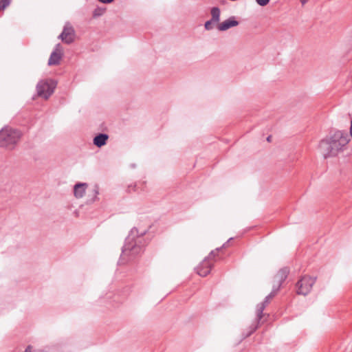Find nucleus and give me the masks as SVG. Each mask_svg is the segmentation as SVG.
<instances>
[{"label":"nucleus","instance_id":"nucleus-12","mask_svg":"<svg viewBox=\"0 0 352 352\" xmlns=\"http://www.w3.org/2000/svg\"><path fill=\"white\" fill-rule=\"evenodd\" d=\"M212 21L218 22L220 19V10L217 8H213L211 10Z\"/></svg>","mask_w":352,"mask_h":352},{"label":"nucleus","instance_id":"nucleus-2","mask_svg":"<svg viewBox=\"0 0 352 352\" xmlns=\"http://www.w3.org/2000/svg\"><path fill=\"white\" fill-rule=\"evenodd\" d=\"M21 133L10 127H5L0 131V146L12 147L21 139Z\"/></svg>","mask_w":352,"mask_h":352},{"label":"nucleus","instance_id":"nucleus-4","mask_svg":"<svg viewBox=\"0 0 352 352\" xmlns=\"http://www.w3.org/2000/svg\"><path fill=\"white\" fill-rule=\"evenodd\" d=\"M315 280L309 276L302 277L297 283V294L305 296L308 294L312 289Z\"/></svg>","mask_w":352,"mask_h":352},{"label":"nucleus","instance_id":"nucleus-7","mask_svg":"<svg viewBox=\"0 0 352 352\" xmlns=\"http://www.w3.org/2000/svg\"><path fill=\"white\" fill-rule=\"evenodd\" d=\"M62 56H63V50L60 47V46H57L56 47V49L54 50V51L52 53V54L49 58V60H48V64L50 65H54L58 64L62 58Z\"/></svg>","mask_w":352,"mask_h":352},{"label":"nucleus","instance_id":"nucleus-14","mask_svg":"<svg viewBox=\"0 0 352 352\" xmlns=\"http://www.w3.org/2000/svg\"><path fill=\"white\" fill-rule=\"evenodd\" d=\"M256 3L261 6H265L270 2V0H256Z\"/></svg>","mask_w":352,"mask_h":352},{"label":"nucleus","instance_id":"nucleus-20","mask_svg":"<svg viewBox=\"0 0 352 352\" xmlns=\"http://www.w3.org/2000/svg\"><path fill=\"white\" fill-rule=\"evenodd\" d=\"M128 250L129 248H126V246L124 248V250L123 251L124 254H128Z\"/></svg>","mask_w":352,"mask_h":352},{"label":"nucleus","instance_id":"nucleus-13","mask_svg":"<svg viewBox=\"0 0 352 352\" xmlns=\"http://www.w3.org/2000/svg\"><path fill=\"white\" fill-rule=\"evenodd\" d=\"M10 0H0V10H4L9 4Z\"/></svg>","mask_w":352,"mask_h":352},{"label":"nucleus","instance_id":"nucleus-9","mask_svg":"<svg viewBox=\"0 0 352 352\" xmlns=\"http://www.w3.org/2000/svg\"><path fill=\"white\" fill-rule=\"evenodd\" d=\"M87 187V184L80 183L77 184L74 186V195L77 198H81L85 193L86 188Z\"/></svg>","mask_w":352,"mask_h":352},{"label":"nucleus","instance_id":"nucleus-19","mask_svg":"<svg viewBox=\"0 0 352 352\" xmlns=\"http://www.w3.org/2000/svg\"><path fill=\"white\" fill-rule=\"evenodd\" d=\"M349 133H350L349 137L352 138V120L351 121Z\"/></svg>","mask_w":352,"mask_h":352},{"label":"nucleus","instance_id":"nucleus-11","mask_svg":"<svg viewBox=\"0 0 352 352\" xmlns=\"http://www.w3.org/2000/svg\"><path fill=\"white\" fill-rule=\"evenodd\" d=\"M263 307H261L258 309V312H257V316H256V324H255L254 325V327L252 328V330L249 333L248 335H250L252 332H254L258 327V320H261V318H262V312H263Z\"/></svg>","mask_w":352,"mask_h":352},{"label":"nucleus","instance_id":"nucleus-18","mask_svg":"<svg viewBox=\"0 0 352 352\" xmlns=\"http://www.w3.org/2000/svg\"><path fill=\"white\" fill-rule=\"evenodd\" d=\"M100 2L102 3H112L114 0H98Z\"/></svg>","mask_w":352,"mask_h":352},{"label":"nucleus","instance_id":"nucleus-8","mask_svg":"<svg viewBox=\"0 0 352 352\" xmlns=\"http://www.w3.org/2000/svg\"><path fill=\"white\" fill-rule=\"evenodd\" d=\"M238 25V22L234 19H229L219 23L218 30L220 31H226L230 28L235 27Z\"/></svg>","mask_w":352,"mask_h":352},{"label":"nucleus","instance_id":"nucleus-5","mask_svg":"<svg viewBox=\"0 0 352 352\" xmlns=\"http://www.w3.org/2000/svg\"><path fill=\"white\" fill-rule=\"evenodd\" d=\"M75 31L73 27L69 24L64 26L63 32L60 35V38L65 43H71L75 40Z\"/></svg>","mask_w":352,"mask_h":352},{"label":"nucleus","instance_id":"nucleus-10","mask_svg":"<svg viewBox=\"0 0 352 352\" xmlns=\"http://www.w3.org/2000/svg\"><path fill=\"white\" fill-rule=\"evenodd\" d=\"M108 140V135L106 134H99L96 136L94 139V144L98 147H101L106 144L107 140Z\"/></svg>","mask_w":352,"mask_h":352},{"label":"nucleus","instance_id":"nucleus-16","mask_svg":"<svg viewBox=\"0 0 352 352\" xmlns=\"http://www.w3.org/2000/svg\"><path fill=\"white\" fill-rule=\"evenodd\" d=\"M213 21H208L205 23V28L206 30H210L212 28V23Z\"/></svg>","mask_w":352,"mask_h":352},{"label":"nucleus","instance_id":"nucleus-21","mask_svg":"<svg viewBox=\"0 0 352 352\" xmlns=\"http://www.w3.org/2000/svg\"><path fill=\"white\" fill-rule=\"evenodd\" d=\"M309 0H300L302 4H305Z\"/></svg>","mask_w":352,"mask_h":352},{"label":"nucleus","instance_id":"nucleus-3","mask_svg":"<svg viewBox=\"0 0 352 352\" xmlns=\"http://www.w3.org/2000/svg\"><path fill=\"white\" fill-rule=\"evenodd\" d=\"M56 82L53 80H44L40 81L36 86L37 94L45 100L48 99L54 93Z\"/></svg>","mask_w":352,"mask_h":352},{"label":"nucleus","instance_id":"nucleus-6","mask_svg":"<svg viewBox=\"0 0 352 352\" xmlns=\"http://www.w3.org/2000/svg\"><path fill=\"white\" fill-rule=\"evenodd\" d=\"M211 257L212 256L210 255L205 258L197 267V273L199 276H206L210 273L212 267Z\"/></svg>","mask_w":352,"mask_h":352},{"label":"nucleus","instance_id":"nucleus-17","mask_svg":"<svg viewBox=\"0 0 352 352\" xmlns=\"http://www.w3.org/2000/svg\"><path fill=\"white\" fill-rule=\"evenodd\" d=\"M140 248H133V250H132V252H133V254H138L140 252Z\"/></svg>","mask_w":352,"mask_h":352},{"label":"nucleus","instance_id":"nucleus-15","mask_svg":"<svg viewBox=\"0 0 352 352\" xmlns=\"http://www.w3.org/2000/svg\"><path fill=\"white\" fill-rule=\"evenodd\" d=\"M347 42L349 45L351 47V49L352 50V30L349 32L348 37H347Z\"/></svg>","mask_w":352,"mask_h":352},{"label":"nucleus","instance_id":"nucleus-1","mask_svg":"<svg viewBox=\"0 0 352 352\" xmlns=\"http://www.w3.org/2000/svg\"><path fill=\"white\" fill-rule=\"evenodd\" d=\"M350 141L351 138L346 131L337 130L320 140L318 149L325 158L336 156L344 149Z\"/></svg>","mask_w":352,"mask_h":352}]
</instances>
